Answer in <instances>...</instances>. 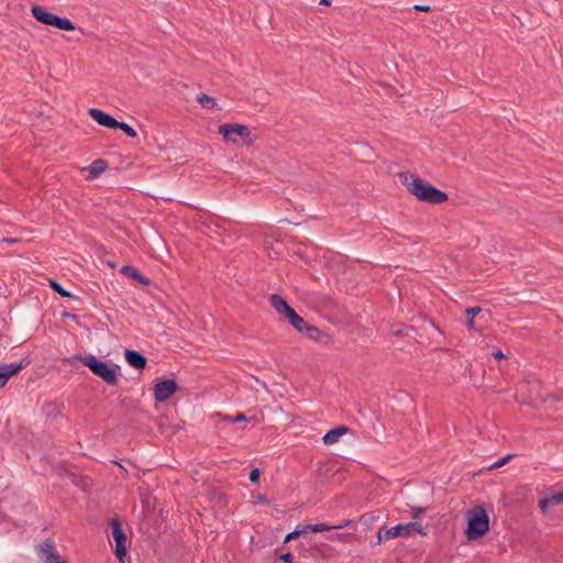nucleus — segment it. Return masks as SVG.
<instances>
[{"instance_id":"obj_38","label":"nucleus","mask_w":563,"mask_h":563,"mask_svg":"<svg viewBox=\"0 0 563 563\" xmlns=\"http://www.w3.org/2000/svg\"><path fill=\"white\" fill-rule=\"evenodd\" d=\"M467 318H468V320L466 322V325L468 329H473L474 328V318H470V317H467Z\"/></svg>"},{"instance_id":"obj_34","label":"nucleus","mask_w":563,"mask_h":563,"mask_svg":"<svg viewBox=\"0 0 563 563\" xmlns=\"http://www.w3.org/2000/svg\"><path fill=\"white\" fill-rule=\"evenodd\" d=\"M216 417L220 418V420H222L224 422L233 423L232 422L233 417H230L228 415H222V413L218 412V413H216Z\"/></svg>"},{"instance_id":"obj_11","label":"nucleus","mask_w":563,"mask_h":563,"mask_svg":"<svg viewBox=\"0 0 563 563\" xmlns=\"http://www.w3.org/2000/svg\"><path fill=\"white\" fill-rule=\"evenodd\" d=\"M88 113L98 124L109 129H115L118 120L109 113L96 108H90Z\"/></svg>"},{"instance_id":"obj_16","label":"nucleus","mask_w":563,"mask_h":563,"mask_svg":"<svg viewBox=\"0 0 563 563\" xmlns=\"http://www.w3.org/2000/svg\"><path fill=\"white\" fill-rule=\"evenodd\" d=\"M108 168V163L102 159L98 158L93 161L88 167H85L84 170H89L91 178L99 177L106 169Z\"/></svg>"},{"instance_id":"obj_36","label":"nucleus","mask_w":563,"mask_h":563,"mask_svg":"<svg viewBox=\"0 0 563 563\" xmlns=\"http://www.w3.org/2000/svg\"><path fill=\"white\" fill-rule=\"evenodd\" d=\"M493 356H494L495 358H498V360L506 358V355H505V354L503 353V351H500V350L495 351V352L493 353Z\"/></svg>"},{"instance_id":"obj_41","label":"nucleus","mask_w":563,"mask_h":563,"mask_svg":"<svg viewBox=\"0 0 563 563\" xmlns=\"http://www.w3.org/2000/svg\"><path fill=\"white\" fill-rule=\"evenodd\" d=\"M395 334L396 335H401V331H397Z\"/></svg>"},{"instance_id":"obj_4","label":"nucleus","mask_w":563,"mask_h":563,"mask_svg":"<svg viewBox=\"0 0 563 563\" xmlns=\"http://www.w3.org/2000/svg\"><path fill=\"white\" fill-rule=\"evenodd\" d=\"M31 14L33 19L44 25L53 26L62 31L76 30V26L70 19L56 15L40 4H33L31 7Z\"/></svg>"},{"instance_id":"obj_30","label":"nucleus","mask_w":563,"mask_h":563,"mask_svg":"<svg viewBox=\"0 0 563 563\" xmlns=\"http://www.w3.org/2000/svg\"><path fill=\"white\" fill-rule=\"evenodd\" d=\"M260 476H261L260 468H254L251 471L249 478L252 483H257L260 481Z\"/></svg>"},{"instance_id":"obj_33","label":"nucleus","mask_w":563,"mask_h":563,"mask_svg":"<svg viewBox=\"0 0 563 563\" xmlns=\"http://www.w3.org/2000/svg\"><path fill=\"white\" fill-rule=\"evenodd\" d=\"M413 9L421 12H429L431 7L429 4H415Z\"/></svg>"},{"instance_id":"obj_40","label":"nucleus","mask_w":563,"mask_h":563,"mask_svg":"<svg viewBox=\"0 0 563 563\" xmlns=\"http://www.w3.org/2000/svg\"><path fill=\"white\" fill-rule=\"evenodd\" d=\"M64 317H67V318H73V319H76V316L75 314H71L69 312H64L63 313Z\"/></svg>"},{"instance_id":"obj_14","label":"nucleus","mask_w":563,"mask_h":563,"mask_svg":"<svg viewBox=\"0 0 563 563\" xmlns=\"http://www.w3.org/2000/svg\"><path fill=\"white\" fill-rule=\"evenodd\" d=\"M563 505V493L556 492L548 497L540 499L539 508L542 514H545L549 508Z\"/></svg>"},{"instance_id":"obj_24","label":"nucleus","mask_w":563,"mask_h":563,"mask_svg":"<svg viewBox=\"0 0 563 563\" xmlns=\"http://www.w3.org/2000/svg\"><path fill=\"white\" fill-rule=\"evenodd\" d=\"M115 129L123 131L130 137H135L137 135L136 131L125 122L118 121Z\"/></svg>"},{"instance_id":"obj_23","label":"nucleus","mask_w":563,"mask_h":563,"mask_svg":"<svg viewBox=\"0 0 563 563\" xmlns=\"http://www.w3.org/2000/svg\"><path fill=\"white\" fill-rule=\"evenodd\" d=\"M406 531L408 537L412 534V532H418L422 536H426V531L423 530L422 526L419 522H407L405 523Z\"/></svg>"},{"instance_id":"obj_8","label":"nucleus","mask_w":563,"mask_h":563,"mask_svg":"<svg viewBox=\"0 0 563 563\" xmlns=\"http://www.w3.org/2000/svg\"><path fill=\"white\" fill-rule=\"evenodd\" d=\"M178 389V385L175 379L166 378L159 380L154 386V398L158 402L168 400Z\"/></svg>"},{"instance_id":"obj_1","label":"nucleus","mask_w":563,"mask_h":563,"mask_svg":"<svg viewBox=\"0 0 563 563\" xmlns=\"http://www.w3.org/2000/svg\"><path fill=\"white\" fill-rule=\"evenodd\" d=\"M398 177L407 190L419 201L440 205L449 200L446 192L435 188L418 175L400 172Z\"/></svg>"},{"instance_id":"obj_32","label":"nucleus","mask_w":563,"mask_h":563,"mask_svg":"<svg viewBox=\"0 0 563 563\" xmlns=\"http://www.w3.org/2000/svg\"><path fill=\"white\" fill-rule=\"evenodd\" d=\"M279 560L284 563H292V554L290 552L284 553L279 556Z\"/></svg>"},{"instance_id":"obj_6","label":"nucleus","mask_w":563,"mask_h":563,"mask_svg":"<svg viewBox=\"0 0 563 563\" xmlns=\"http://www.w3.org/2000/svg\"><path fill=\"white\" fill-rule=\"evenodd\" d=\"M269 302L280 317L285 318L296 330H301V325L305 324L303 318L280 295H271Z\"/></svg>"},{"instance_id":"obj_37","label":"nucleus","mask_w":563,"mask_h":563,"mask_svg":"<svg viewBox=\"0 0 563 563\" xmlns=\"http://www.w3.org/2000/svg\"><path fill=\"white\" fill-rule=\"evenodd\" d=\"M2 241L5 242V243H16V242L20 241V239H16V238L15 239L4 238Z\"/></svg>"},{"instance_id":"obj_31","label":"nucleus","mask_w":563,"mask_h":563,"mask_svg":"<svg viewBox=\"0 0 563 563\" xmlns=\"http://www.w3.org/2000/svg\"><path fill=\"white\" fill-rule=\"evenodd\" d=\"M426 508L423 507H411V516L413 519L419 518L422 514H424Z\"/></svg>"},{"instance_id":"obj_28","label":"nucleus","mask_w":563,"mask_h":563,"mask_svg":"<svg viewBox=\"0 0 563 563\" xmlns=\"http://www.w3.org/2000/svg\"><path fill=\"white\" fill-rule=\"evenodd\" d=\"M305 532H306L305 529H302V530H294V531L289 532L288 534H286L284 542L287 543L290 540L298 538L300 534H302Z\"/></svg>"},{"instance_id":"obj_18","label":"nucleus","mask_w":563,"mask_h":563,"mask_svg":"<svg viewBox=\"0 0 563 563\" xmlns=\"http://www.w3.org/2000/svg\"><path fill=\"white\" fill-rule=\"evenodd\" d=\"M121 272L124 275H128V276L132 277L133 279L137 280L142 285H148L150 284L148 278L145 277L137 268H135L133 266L125 265V266L122 267Z\"/></svg>"},{"instance_id":"obj_26","label":"nucleus","mask_w":563,"mask_h":563,"mask_svg":"<svg viewBox=\"0 0 563 563\" xmlns=\"http://www.w3.org/2000/svg\"><path fill=\"white\" fill-rule=\"evenodd\" d=\"M514 455L512 454H507L505 455L504 457L499 459L497 462H495L490 468H499L501 466H504L508 461H510V459Z\"/></svg>"},{"instance_id":"obj_39","label":"nucleus","mask_w":563,"mask_h":563,"mask_svg":"<svg viewBox=\"0 0 563 563\" xmlns=\"http://www.w3.org/2000/svg\"><path fill=\"white\" fill-rule=\"evenodd\" d=\"M321 5H330L331 4V0H320L319 2Z\"/></svg>"},{"instance_id":"obj_21","label":"nucleus","mask_w":563,"mask_h":563,"mask_svg":"<svg viewBox=\"0 0 563 563\" xmlns=\"http://www.w3.org/2000/svg\"><path fill=\"white\" fill-rule=\"evenodd\" d=\"M196 100L199 102V104L202 108H206V109H214L218 106V103L213 97H210L202 92L197 95Z\"/></svg>"},{"instance_id":"obj_13","label":"nucleus","mask_w":563,"mask_h":563,"mask_svg":"<svg viewBox=\"0 0 563 563\" xmlns=\"http://www.w3.org/2000/svg\"><path fill=\"white\" fill-rule=\"evenodd\" d=\"M124 357L128 364L136 369H144L147 364V358L135 350H125Z\"/></svg>"},{"instance_id":"obj_10","label":"nucleus","mask_w":563,"mask_h":563,"mask_svg":"<svg viewBox=\"0 0 563 563\" xmlns=\"http://www.w3.org/2000/svg\"><path fill=\"white\" fill-rule=\"evenodd\" d=\"M29 364L27 361L22 360L20 363L14 364H0V379H1V387H3L7 382L14 375H16L21 369H23Z\"/></svg>"},{"instance_id":"obj_19","label":"nucleus","mask_w":563,"mask_h":563,"mask_svg":"<svg viewBox=\"0 0 563 563\" xmlns=\"http://www.w3.org/2000/svg\"><path fill=\"white\" fill-rule=\"evenodd\" d=\"M56 552L54 542L51 539L44 540V542L38 547L37 553L42 559H46L49 556V553Z\"/></svg>"},{"instance_id":"obj_25","label":"nucleus","mask_w":563,"mask_h":563,"mask_svg":"<svg viewBox=\"0 0 563 563\" xmlns=\"http://www.w3.org/2000/svg\"><path fill=\"white\" fill-rule=\"evenodd\" d=\"M254 421L255 423L257 422V419L255 417H252V418H247L244 413L242 412H239L235 417H233L232 419V422L233 423H238V422H244V421Z\"/></svg>"},{"instance_id":"obj_7","label":"nucleus","mask_w":563,"mask_h":563,"mask_svg":"<svg viewBox=\"0 0 563 563\" xmlns=\"http://www.w3.org/2000/svg\"><path fill=\"white\" fill-rule=\"evenodd\" d=\"M110 526L112 530V537L115 541V555L122 561V559L126 555V534L122 529V523L119 518L114 517L110 520Z\"/></svg>"},{"instance_id":"obj_15","label":"nucleus","mask_w":563,"mask_h":563,"mask_svg":"<svg viewBox=\"0 0 563 563\" xmlns=\"http://www.w3.org/2000/svg\"><path fill=\"white\" fill-rule=\"evenodd\" d=\"M350 431V428L349 427H345V426H339V427H335L331 430H329L324 435H323V443L324 444H334L339 441V439L343 435V434H346L347 432Z\"/></svg>"},{"instance_id":"obj_5","label":"nucleus","mask_w":563,"mask_h":563,"mask_svg":"<svg viewBox=\"0 0 563 563\" xmlns=\"http://www.w3.org/2000/svg\"><path fill=\"white\" fill-rule=\"evenodd\" d=\"M219 134H221L225 142L238 143L235 136L242 139V144L252 146L255 142L249 126L239 123H224L219 126Z\"/></svg>"},{"instance_id":"obj_3","label":"nucleus","mask_w":563,"mask_h":563,"mask_svg":"<svg viewBox=\"0 0 563 563\" xmlns=\"http://www.w3.org/2000/svg\"><path fill=\"white\" fill-rule=\"evenodd\" d=\"M467 528L466 537L468 540H477L489 531V517L483 506H475L466 512Z\"/></svg>"},{"instance_id":"obj_9","label":"nucleus","mask_w":563,"mask_h":563,"mask_svg":"<svg viewBox=\"0 0 563 563\" xmlns=\"http://www.w3.org/2000/svg\"><path fill=\"white\" fill-rule=\"evenodd\" d=\"M397 537H408L405 523H399L391 528L382 527L377 532L376 544H380L384 541H388Z\"/></svg>"},{"instance_id":"obj_12","label":"nucleus","mask_w":563,"mask_h":563,"mask_svg":"<svg viewBox=\"0 0 563 563\" xmlns=\"http://www.w3.org/2000/svg\"><path fill=\"white\" fill-rule=\"evenodd\" d=\"M297 331L316 342H325V339L329 338L327 333L322 332L320 329L306 321L305 324L301 325V330Z\"/></svg>"},{"instance_id":"obj_17","label":"nucleus","mask_w":563,"mask_h":563,"mask_svg":"<svg viewBox=\"0 0 563 563\" xmlns=\"http://www.w3.org/2000/svg\"><path fill=\"white\" fill-rule=\"evenodd\" d=\"M350 523H352L351 520H345L343 523H340V525H336V526H327L324 523H312V525H307L305 527V530H310L312 532H323V531H329L331 529H341V528H344V527H347Z\"/></svg>"},{"instance_id":"obj_27","label":"nucleus","mask_w":563,"mask_h":563,"mask_svg":"<svg viewBox=\"0 0 563 563\" xmlns=\"http://www.w3.org/2000/svg\"><path fill=\"white\" fill-rule=\"evenodd\" d=\"M64 559L57 553H49V556L44 560V563H60Z\"/></svg>"},{"instance_id":"obj_20","label":"nucleus","mask_w":563,"mask_h":563,"mask_svg":"<svg viewBox=\"0 0 563 563\" xmlns=\"http://www.w3.org/2000/svg\"><path fill=\"white\" fill-rule=\"evenodd\" d=\"M383 516H384V512L382 510L369 511L360 517V522L363 523L364 526H369L374 521L382 518Z\"/></svg>"},{"instance_id":"obj_29","label":"nucleus","mask_w":563,"mask_h":563,"mask_svg":"<svg viewBox=\"0 0 563 563\" xmlns=\"http://www.w3.org/2000/svg\"><path fill=\"white\" fill-rule=\"evenodd\" d=\"M481 311H482L481 307H472V308H467L465 310V313L470 318H475V316H477Z\"/></svg>"},{"instance_id":"obj_22","label":"nucleus","mask_w":563,"mask_h":563,"mask_svg":"<svg viewBox=\"0 0 563 563\" xmlns=\"http://www.w3.org/2000/svg\"><path fill=\"white\" fill-rule=\"evenodd\" d=\"M49 286L55 292H57L63 298L73 297V295L68 290H66L58 282L54 279H49Z\"/></svg>"},{"instance_id":"obj_35","label":"nucleus","mask_w":563,"mask_h":563,"mask_svg":"<svg viewBox=\"0 0 563 563\" xmlns=\"http://www.w3.org/2000/svg\"><path fill=\"white\" fill-rule=\"evenodd\" d=\"M255 498H256V500H257L258 503H263V504H268V503H269L268 498H267L265 495H261V494H260V495H257Z\"/></svg>"},{"instance_id":"obj_2","label":"nucleus","mask_w":563,"mask_h":563,"mask_svg":"<svg viewBox=\"0 0 563 563\" xmlns=\"http://www.w3.org/2000/svg\"><path fill=\"white\" fill-rule=\"evenodd\" d=\"M74 358L81 361L96 376L100 377L109 386H117L119 383L118 365H109L107 362L99 360L92 354L79 355L76 354Z\"/></svg>"}]
</instances>
